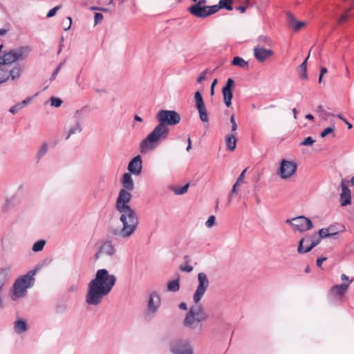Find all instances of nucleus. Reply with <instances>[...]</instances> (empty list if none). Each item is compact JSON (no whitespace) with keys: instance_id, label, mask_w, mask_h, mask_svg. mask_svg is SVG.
Returning a JSON list of instances; mask_svg holds the SVG:
<instances>
[{"instance_id":"1","label":"nucleus","mask_w":354,"mask_h":354,"mask_svg":"<svg viewBox=\"0 0 354 354\" xmlns=\"http://www.w3.org/2000/svg\"><path fill=\"white\" fill-rule=\"evenodd\" d=\"M131 194L122 191L118 194L115 207L119 213L122 227L114 230L113 234L122 239H129L136 231L139 219L135 210L129 205Z\"/></svg>"},{"instance_id":"2","label":"nucleus","mask_w":354,"mask_h":354,"mask_svg":"<svg viewBox=\"0 0 354 354\" xmlns=\"http://www.w3.org/2000/svg\"><path fill=\"white\" fill-rule=\"evenodd\" d=\"M198 286L193 295L195 304L189 308L183 319V325L190 330L202 329V322L208 318V314L204 310L201 305H198L203 298L209 286V281L205 272H199L197 276Z\"/></svg>"},{"instance_id":"3","label":"nucleus","mask_w":354,"mask_h":354,"mask_svg":"<svg viewBox=\"0 0 354 354\" xmlns=\"http://www.w3.org/2000/svg\"><path fill=\"white\" fill-rule=\"evenodd\" d=\"M116 282V277L106 269L98 270L95 277L88 283L85 300L90 306L99 305L104 297L108 295Z\"/></svg>"},{"instance_id":"4","label":"nucleus","mask_w":354,"mask_h":354,"mask_svg":"<svg viewBox=\"0 0 354 354\" xmlns=\"http://www.w3.org/2000/svg\"><path fill=\"white\" fill-rule=\"evenodd\" d=\"M39 270V267H36L15 281L10 294V297L13 301L24 297L26 295L27 290L34 286L35 282V275Z\"/></svg>"},{"instance_id":"5","label":"nucleus","mask_w":354,"mask_h":354,"mask_svg":"<svg viewBox=\"0 0 354 354\" xmlns=\"http://www.w3.org/2000/svg\"><path fill=\"white\" fill-rule=\"evenodd\" d=\"M169 129L158 124L140 145V152L144 153L154 150L169 136Z\"/></svg>"},{"instance_id":"6","label":"nucleus","mask_w":354,"mask_h":354,"mask_svg":"<svg viewBox=\"0 0 354 354\" xmlns=\"http://www.w3.org/2000/svg\"><path fill=\"white\" fill-rule=\"evenodd\" d=\"M161 305V299L158 292H152L149 295L147 307L143 312L144 319L151 321L157 315Z\"/></svg>"},{"instance_id":"7","label":"nucleus","mask_w":354,"mask_h":354,"mask_svg":"<svg viewBox=\"0 0 354 354\" xmlns=\"http://www.w3.org/2000/svg\"><path fill=\"white\" fill-rule=\"evenodd\" d=\"M171 354H194V348L189 340L178 338L172 340L169 345Z\"/></svg>"},{"instance_id":"8","label":"nucleus","mask_w":354,"mask_h":354,"mask_svg":"<svg viewBox=\"0 0 354 354\" xmlns=\"http://www.w3.org/2000/svg\"><path fill=\"white\" fill-rule=\"evenodd\" d=\"M158 124L162 127L174 126L180 121V115L175 111L160 110L156 114Z\"/></svg>"},{"instance_id":"9","label":"nucleus","mask_w":354,"mask_h":354,"mask_svg":"<svg viewBox=\"0 0 354 354\" xmlns=\"http://www.w3.org/2000/svg\"><path fill=\"white\" fill-rule=\"evenodd\" d=\"M30 52V49L27 46H22L16 49L10 50L4 53L3 58L5 65L11 64L17 61L24 59Z\"/></svg>"},{"instance_id":"10","label":"nucleus","mask_w":354,"mask_h":354,"mask_svg":"<svg viewBox=\"0 0 354 354\" xmlns=\"http://www.w3.org/2000/svg\"><path fill=\"white\" fill-rule=\"evenodd\" d=\"M286 223L292 226L295 231L301 232L309 230L313 228V225L311 221L304 216H299L291 219H287Z\"/></svg>"},{"instance_id":"11","label":"nucleus","mask_w":354,"mask_h":354,"mask_svg":"<svg viewBox=\"0 0 354 354\" xmlns=\"http://www.w3.org/2000/svg\"><path fill=\"white\" fill-rule=\"evenodd\" d=\"M116 248L110 240L104 241L99 247L97 252L95 254L96 260L102 259L104 257L113 258L116 254Z\"/></svg>"},{"instance_id":"12","label":"nucleus","mask_w":354,"mask_h":354,"mask_svg":"<svg viewBox=\"0 0 354 354\" xmlns=\"http://www.w3.org/2000/svg\"><path fill=\"white\" fill-rule=\"evenodd\" d=\"M297 168V165L293 161L282 160L277 174L281 179H287L295 173Z\"/></svg>"},{"instance_id":"13","label":"nucleus","mask_w":354,"mask_h":354,"mask_svg":"<svg viewBox=\"0 0 354 354\" xmlns=\"http://www.w3.org/2000/svg\"><path fill=\"white\" fill-rule=\"evenodd\" d=\"M216 9L215 6H200L198 4H194L188 8V10L196 17L205 18L216 13Z\"/></svg>"},{"instance_id":"14","label":"nucleus","mask_w":354,"mask_h":354,"mask_svg":"<svg viewBox=\"0 0 354 354\" xmlns=\"http://www.w3.org/2000/svg\"><path fill=\"white\" fill-rule=\"evenodd\" d=\"M234 86V81L232 78H229L227 80L226 84L222 88L224 103L227 107L232 105V89Z\"/></svg>"},{"instance_id":"15","label":"nucleus","mask_w":354,"mask_h":354,"mask_svg":"<svg viewBox=\"0 0 354 354\" xmlns=\"http://www.w3.org/2000/svg\"><path fill=\"white\" fill-rule=\"evenodd\" d=\"M348 180L342 179L340 184L342 190L340 194V203L342 206H346L351 204V192L348 187Z\"/></svg>"},{"instance_id":"16","label":"nucleus","mask_w":354,"mask_h":354,"mask_svg":"<svg viewBox=\"0 0 354 354\" xmlns=\"http://www.w3.org/2000/svg\"><path fill=\"white\" fill-rule=\"evenodd\" d=\"M142 169V158L140 155L135 156L129 163L128 170L130 174L138 176L141 174Z\"/></svg>"},{"instance_id":"17","label":"nucleus","mask_w":354,"mask_h":354,"mask_svg":"<svg viewBox=\"0 0 354 354\" xmlns=\"http://www.w3.org/2000/svg\"><path fill=\"white\" fill-rule=\"evenodd\" d=\"M273 55V51L270 49H266L261 46H257L254 48V55L260 62H263Z\"/></svg>"},{"instance_id":"18","label":"nucleus","mask_w":354,"mask_h":354,"mask_svg":"<svg viewBox=\"0 0 354 354\" xmlns=\"http://www.w3.org/2000/svg\"><path fill=\"white\" fill-rule=\"evenodd\" d=\"M122 189L120 190L119 194L122 191L129 192L134 189V183L130 173H124L122 176Z\"/></svg>"},{"instance_id":"19","label":"nucleus","mask_w":354,"mask_h":354,"mask_svg":"<svg viewBox=\"0 0 354 354\" xmlns=\"http://www.w3.org/2000/svg\"><path fill=\"white\" fill-rule=\"evenodd\" d=\"M353 279H351L348 283H344L333 286L330 289L331 293L339 297L343 296L347 291L350 284L353 282Z\"/></svg>"},{"instance_id":"20","label":"nucleus","mask_w":354,"mask_h":354,"mask_svg":"<svg viewBox=\"0 0 354 354\" xmlns=\"http://www.w3.org/2000/svg\"><path fill=\"white\" fill-rule=\"evenodd\" d=\"M338 234L335 225H330L327 228H322L319 231V236L322 238L333 237Z\"/></svg>"},{"instance_id":"21","label":"nucleus","mask_w":354,"mask_h":354,"mask_svg":"<svg viewBox=\"0 0 354 354\" xmlns=\"http://www.w3.org/2000/svg\"><path fill=\"white\" fill-rule=\"evenodd\" d=\"M287 17L289 24L292 26L295 31L299 30L303 26H305L304 22L297 21L295 16L290 12L287 13Z\"/></svg>"},{"instance_id":"22","label":"nucleus","mask_w":354,"mask_h":354,"mask_svg":"<svg viewBox=\"0 0 354 354\" xmlns=\"http://www.w3.org/2000/svg\"><path fill=\"white\" fill-rule=\"evenodd\" d=\"M17 199L15 196L6 197L1 207L2 210L4 212H8L11 209H12L15 205H17Z\"/></svg>"},{"instance_id":"23","label":"nucleus","mask_w":354,"mask_h":354,"mask_svg":"<svg viewBox=\"0 0 354 354\" xmlns=\"http://www.w3.org/2000/svg\"><path fill=\"white\" fill-rule=\"evenodd\" d=\"M14 330L17 334H22L28 330V324L26 320L19 319L14 323Z\"/></svg>"},{"instance_id":"24","label":"nucleus","mask_w":354,"mask_h":354,"mask_svg":"<svg viewBox=\"0 0 354 354\" xmlns=\"http://www.w3.org/2000/svg\"><path fill=\"white\" fill-rule=\"evenodd\" d=\"M82 131V128L81 126V123L80 121H75L73 124H72L67 131V135L65 138L66 140L69 139V138L76 133H80Z\"/></svg>"},{"instance_id":"25","label":"nucleus","mask_w":354,"mask_h":354,"mask_svg":"<svg viewBox=\"0 0 354 354\" xmlns=\"http://www.w3.org/2000/svg\"><path fill=\"white\" fill-rule=\"evenodd\" d=\"M225 142L227 150L234 151L235 149L236 145V140L234 134H227L225 138Z\"/></svg>"},{"instance_id":"26","label":"nucleus","mask_w":354,"mask_h":354,"mask_svg":"<svg viewBox=\"0 0 354 354\" xmlns=\"http://www.w3.org/2000/svg\"><path fill=\"white\" fill-rule=\"evenodd\" d=\"M24 71V66L21 64L15 65L9 73L10 77L12 80H15L20 77Z\"/></svg>"},{"instance_id":"27","label":"nucleus","mask_w":354,"mask_h":354,"mask_svg":"<svg viewBox=\"0 0 354 354\" xmlns=\"http://www.w3.org/2000/svg\"><path fill=\"white\" fill-rule=\"evenodd\" d=\"M9 272V268H3L0 270V293H1L3 286L8 282Z\"/></svg>"},{"instance_id":"28","label":"nucleus","mask_w":354,"mask_h":354,"mask_svg":"<svg viewBox=\"0 0 354 354\" xmlns=\"http://www.w3.org/2000/svg\"><path fill=\"white\" fill-rule=\"evenodd\" d=\"M310 53L308 54V56L307 58L299 65L298 68V73L300 79L301 80H307L308 79V75H307V61L309 58Z\"/></svg>"},{"instance_id":"29","label":"nucleus","mask_w":354,"mask_h":354,"mask_svg":"<svg viewBox=\"0 0 354 354\" xmlns=\"http://www.w3.org/2000/svg\"><path fill=\"white\" fill-rule=\"evenodd\" d=\"M232 64L236 66H239L243 69H248L249 68L248 62L243 58L238 56L233 58Z\"/></svg>"},{"instance_id":"30","label":"nucleus","mask_w":354,"mask_h":354,"mask_svg":"<svg viewBox=\"0 0 354 354\" xmlns=\"http://www.w3.org/2000/svg\"><path fill=\"white\" fill-rule=\"evenodd\" d=\"M312 238H313V235L306 236L305 237L300 239V241L299 242V245L297 248L298 253H299V254L307 253V252H306V248H304V244L311 243Z\"/></svg>"},{"instance_id":"31","label":"nucleus","mask_w":354,"mask_h":354,"mask_svg":"<svg viewBox=\"0 0 354 354\" xmlns=\"http://www.w3.org/2000/svg\"><path fill=\"white\" fill-rule=\"evenodd\" d=\"M232 4V0H220L218 5H214L217 8L216 12H217L221 8H225L227 10H232L233 8Z\"/></svg>"},{"instance_id":"32","label":"nucleus","mask_w":354,"mask_h":354,"mask_svg":"<svg viewBox=\"0 0 354 354\" xmlns=\"http://www.w3.org/2000/svg\"><path fill=\"white\" fill-rule=\"evenodd\" d=\"M167 289L169 292H176L180 289L179 279H176L172 281H169L167 283Z\"/></svg>"},{"instance_id":"33","label":"nucleus","mask_w":354,"mask_h":354,"mask_svg":"<svg viewBox=\"0 0 354 354\" xmlns=\"http://www.w3.org/2000/svg\"><path fill=\"white\" fill-rule=\"evenodd\" d=\"M48 149V145L46 142H44L39 147L38 151L36 154V159L40 160L47 153Z\"/></svg>"},{"instance_id":"34","label":"nucleus","mask_w":354,"mask_h":354,"mask_svg":"<svg viewBox=\"0 0 354 354\" xmlns=\"http://www.w3.org/2000/svg\"><path fill=\"white\" fill-rule=\"evenodd\" d=\"M189 184H186L182 187H171L170 189L174 192L176 195H183L187 192Z\"/></svg>"},{"instance_id":"35","label":"nucleus","mask_w":354,"mask_h":354,"mask_svg":"<svg viewBox=\"0 0 354 354\" xmlns=\"http://www.w3.org/2000/svg\"><path fill=\"white\" fill-rule=\"evenodd\" d=\"M198 112L200 120L203 122H208L209 117L205 106H202L196 109Z\"/></svg>"},{"instance_id":"36","label":"nucleus","mask_w":354,"mask_h":354,"mask_svg":"<svg viewBox=\"0 0 354 354\" xmlns=\"http://www.w3.org/2000/svg\"><path fill=\"white\" fill-rule=\"evenodd\" d=\"M313 238L311 239V243L306 247V252H310L314 247L318 245L322 239L319 236H317L315 234H313Z\"/></svg>"},{"instance_id":"37","label":"nucleus","mask_w":354,"mask_h":354,"mask_svg":"<svg viewBox=\"0 0 354 354\" xmlns=\"http://www.w3.org/2000/svg\"><path fill=\"white\" fill-rule=\"evenodd\" d=\"M246 171V169H244L241 173V174L239 175V176L238 177L236 183H234V185H233L232 187V193H235L237 191V187L240 185L241 183H243V179L245 178V173Z\"/></svg>"},{"instance_id":"38","label":"nucleus","mask_w":354,"mask_h":354,"mask_svg":"<svg viewBox=\"0 0 354 354\" xmlns=\"http://www.w3.org/2000/svg\"><path fill=\"white\" fill-rule=\"evenodd\" d=\"M194 99L196 101V108H200L205 106L204 101L203 97L200 93V91H196L194 94Z\"/></svg>"},{"instance_id":"39","label":"nucleus","mask_w":354,"mask_h":354,"mask_svg":"<svg viewBox=\"0 0 354 354\" xmlns=\"http://www.w3.org/2000/svg\"><path fill=\"white\" fill-rule=\"evenodd\" d=\"M45 244H46L45 240H39L33 244V245L32 247V250L35 252H40L43 250Z\"/></svg>"},{"instance_id":"40","label":"nucleus","mask_w":354,"mask_h":354,"mask_svg":"<svg viewBox=\"0 0 354 354\" xmlns=\"http://www.w3.org/2000/svg\"><path fill=\"white\" fill-rule=\"evenodd\" d=\"M10 78L8 71L0 68V84L6 82Z\"/></svg>"},{"instance_id":"41","label":"nucleus","mask_w":354,"mask_h":354,"mask_svg":"<svg viewBox=\"0 0 354 354\" xmlns=\"http://www.w3.org/2000/svg\"><path fill=\"white\" fill-rule=\"evenodd\" d=\"M50 105L55 107H59L62 104V100L56 97H51L50 98Z\"/></svg>"},{"instance_id":"42","label":"nucleus","mask_w":354,"mask_h":354,"mask_svg":"<svg viewBox=\"0 0 354 354\" xmlns=\"http://www.w3.org/2000/svg\"><path fill=\"white\" fill-rule=\"evenodd\" d=\"M315 140L310 136L306 138L301 143V146H311L314 144Z\"/></svg>"},{"instance_id":"43","label":"nucleus","mask_w":354,"mask_h":354,"mask_svg":"<svg viewBox=\"0 0 354 354\" xmlns=\"http://www.w3.org/2000/svg\"><path fill=\"white\" fill-rule=\"evenodd\" d=\"M215 220H216V218L214 215L210 216L208 218V219L207 220V221L205 222V226L207 228H211L212 227H213L215 225Z\"/></svg>"},{"instance_id":"44","label":"nucleus","mask_w":354,"mask_h":354,"mask_svg":"<svg viewBox=\"0 0 354 354\" xmlns=\"http://www.w3.org/2000/svg\"><path fill=\"white\" fill-rule=\"evenodd\" d=\"M179 269L183 272H191L193 270V267L188 263L181 264Z\"/></svg>"},{"instance_id":"45","label":"nucleus","mask_w":354,"mask_h":354,"mask_svg":"<svg viewBox=\"0 0 354 354\" xmlns=\"http://www.w3.org/2000/svg\"><path fill=\"white\" fill-rule=\"evenodd\" d=\"M65 64V62H61L58 66L56 68V69L54 71V72L53 73L50 80L52 81V80H54L55 78H56V76L57 75L58 73L59 72V71L61 70L62 66Z\"/></svg>"},{"instance_id":"46","label":"nucleus","mask_w":354,"mask_h":354,"mask_svg":"<svg viewBox=\"0 0 354 354\" xmlns=\"http://www.w3.org/2000/svg\"><path fill=\"white\" fill-rule=\"evenodd\" d=\"M334 131H335V127L333 126V127H327L321 133L320 136H321L322 138H324L328 134L333 133Z\"/></svg>"},{"instance_id":"47","label":"nucleus","mask_w":354,"mask_h":354,"mask_svg":"<svg viewBox=\"0 0 354 354\" xmlns=\"http://www.w3.org/2000/svg\"><path fill=\"white\" fill-rule=\"evenodd\" d=\"M21 109V106L19 104V103H17L10 108L9 112H10L12 114H16Z\"/></svg>"},{"instance_id":"48","label":"nucleus","mask_w":354,"mask_h":354,"mask_svg":"<svg viewBox=\"0 0 354 354\" xmlns=\"http://www.w3.org/2000/svg\"><path fill=\"white\" fill-rule=\"evenodd\" d=\"M102 19H103L102 14H101L100 12L95 13V15H94L95 25L98 24L100 22H101L102 21Z\"/></svg>"},{"instance_id":"49","label":"nucleus","mask_w":354,"mask_h":354,"mask_svg":"<svg viewBox=\"0 0 354 354\" xmlns=\"http://www.w3.org/2000/svg\"><path fill=\"white\" fill-rule=\"evenodd\" d=\"M59 8H60V6H56V7H55V8H53L50 9V10L48 12V13H47V15H46V17H48V18H50V17H53V16H55V14H56L57 11Z\"/></svg>"},{"instance_id":"50","label":"nucleus","mask_w":354,"mask_h":354,"mask_svg":"<svg viewBox=\"0 0 354 354\" xmlns=\"http://www.w3.org/2000/svg\"><path fill=\"white\" fill-rule=\"evenodd\" d=\"M230 123L232 124L231 130L232 132L236 131L237 129V124L235 121L234 115L232 114L230 117Z\"/></svg>"},{"instance_id":"51","label":"nucleus","mask_w":354,"mask_h":354,"mask_svg":"<svg viewBox=\"0 0 354 354\" xmlns=\"http://www.w3.org/2000/svg\"><path fill=\"white\" fill-rule=\"evenodd\" d=\"M32 99V97H28L24 100L22 102H19V104L21 106L22 109L28 105L30 103Z\"/></svg>"},{"instance_id":"52","label":"nucleus","mask_w":354,"mask_h":354,"mask_svg":"<svg viewBox=\"0 0 354 354\" xmlns=\"http://www.w3.org/2000/svg\"><path fill=\"white\" fill-rule=\"evenodd\" d=\"M337 117L339 118L341 120H342L347 125L349 129L353 128V125L350 122H348V120L346 118H344L342 114H338Z\"/></svg>"},{"instance_id":"53","label":"nucleus","mask_w":354,"mask_h":354,"mask_svg":"<svg viewBox=\"0 0 354 354\" xmlns=\"http://www.w3.org/2000/svg\"><path fill=\"white\" fill-rule=\"evenodd\" d=\"M316 112L328 116L329 114L325 111L322 105H319L317 107Z\"/></svg>"},{"instance_id":"54","label":"nucleus","mask_w":354,"mask_h":354,"mask_svg":"<svg viewBox=\"0 0 354 354\" xmlns=\"http://www.w3.org/2000/svg\"><path fill=\"white\" fill-rule=\"evenodd\" d=\"M206 71H203L197 78L198 83L202 82L205 79Z\"/></svg>"},{"instance_id":"55","label":"nucleus","mask_w":354,"mask_h":354,"mask_svg":"<svg viewBox=\"0 0 354 354\" xmlns=\"http://www.w3.org/2000/svg\"><path fill=\"white\" fill-rule=\"evenodd\" d=\"M327 259L326 257H321L317 259L316 263L319 268L322 267V263Z\"/></svg>"},{"instance_id":"56","label":"nucleus","mask_w":354,"mask_h":354,"mask_svg":"<svg viewBox=\"0 0 354 354\" xmlns=\"http://www.w3.org/2000/svg\"><path fill=\"white\" fill-rule=\"evenodd\" d=\"M348 18V13H345V14L342 15L339 19V23H340V24L344 23V21H346L347 20Z\"/></svg>"},{"instance_id":"57","label":"nucleus","mask_w":354,"mask_h":354,"mask_svg":"<svg viewBox=\"0 0 354 354\" xmlns=\"http://www.w3.org/2000/svg\"><path fill=\"white\" fill-rule=\"evenodd\" d=\"M259 41L262 43H269L270 42V39L266 36H260L259 37Z\"/></svg>"},{"instance_id":"58","label":"nucleus","mask_w":354,"mask_h":354,"mask_svg":"<svg viewBox=\"0 0 354 354\" xmlns=\"http://www.w3.org/2000/svg\"><path fill=\"white\" fill-rule=\"evenodd\" d=\"M75 83L77 85V86L81 88V89H84V87H82L81 86V82H80V74L76 77V79H75Z\"/></svg>"},{"instance_id":"59","label":"nucleus","mask_w":354,"mask_h":354,"mask_svg":"<svg viewBox=\"0 0 354 354\" xmlns=\"http://www.w3.org/2000/svg\"><path fill=\"white\" fill-rule=\"evenodd\" d=\"M178 307H179L180 309L185 310L187 309V304L185 302H181L179 304Z\"/></svg>"},{"instance_id":"60","label":"nucleus","mask_w":354,"mask_h":354,"mask_svg":"<svg viewBox=\"0 0 354 354\" xmlns=\"http://www.w3.org/2000/svg\"><path fill=\"white\" fill-rule=\"evenodd\" d=\"M8 29L6 28H0V35L3 36L6 35L8 32Z\"/></svg>"},{"instance_id":"61","label":"nucleus","mask_w":354,"mask_h":354,"mask_svg":"<svg viewBox=\"0 0 354 354\" xmlns=\"http://www.w3.org/2000/svg\"><path fill=\"white\" fill-rule=\"evenodd\" d=\"M216 83H217V80H214L213 81V82L212 83V85H211V94L212 95L214 94V86L216 84Z\"/></svg>"},{"instance_id":"62","label":"nucleus","mask_w":354,"mask_h":354,"mask_svg":"<svg viewBox=\"0 0 354 354\" xmlns=\"http://www.w3.org/2000/svg\"><path fill=\"white\" fill-rule=\"evenodd\" d=\"M187 142H188V145L186 148V150H187V151H189L192 148V141H191L190 138H188Z\"/></svg>"},{"instance_id":"63","label":"nucleus","mask_w":354,"mask_h":354,"mask_svg":"<svg viewBox=\"0 0 354 354\" xmlns=\"http://www.w3.org/2000/svg\"><path fill=\"white\" fill-rule=\"evenodd\" d=\"M341 279L342 281H348V282L351 280V279H349V277L347 275H346L345 274H341Z\"/></svg>"},{"instance_id":"64","label":"nucleus","mask_w":354,"mask_h":354,"mask_svg":"<svg viewBox=\"0 0 354 354\" xmlns=\"http://www.w3.org/2000/svg\"><path fill=\"white\" fill-rule=\"evenodd\" d=\"M236 9L241 13L245 12L246 10L245 7L244 6H238Z\"/></svg>"}]
</instances>
